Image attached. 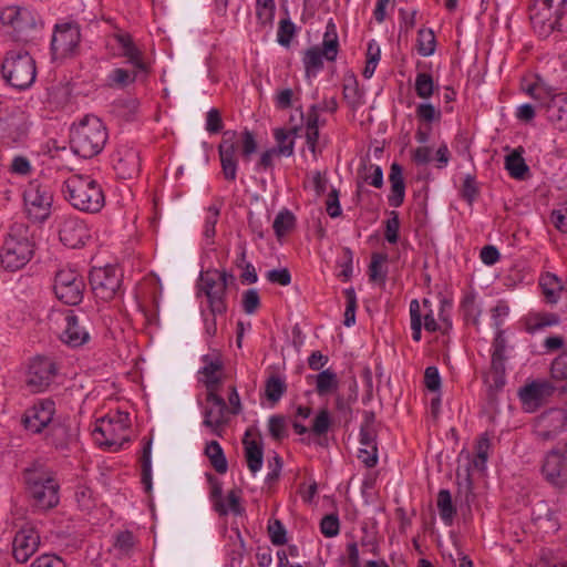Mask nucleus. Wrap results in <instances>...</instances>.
Returning a JSON list of instances; mask_svg holds the SVG:
<instances>
[{
	"mask_svg": "<svg viewBox=\"0 0 567 567\" xmlns=\"http://www.w3.org/2000/svg\"><path fill=\"white\" fill-rule=\"evenodd\" d=\"M58 374L56 363L48 357L33 358L24 373V385L31 393H42L53 384Z\"/></svg>",
	"mask_w": 567,
	"mask_h": 567,
	"instance_id": "nucleus-11",
	"label": "nucleus"
},
{
	"mask_svg": "<svg viewBox=\"0 0 567 567\" xmlns=\"http://www.w3.org/2000/svg\"><path fill=\"white\" fill-rule=\"evenodd\" d=\"M1 73L10 86L27 90L35 81V62L27 51H10L2 62Z\"/></svg>",
	"mask_w": 567,
	"mask_h": 567,
	"instance_id": "nucleus-7",
	"label": "nucleus"
},
{
	"mask_svg": "<svg viewBox=\"0 0 567 567\" xmlns=\"http://www.w3.org/2000/svg\"><path fill=\"white\" fill-rule=\"evenodd\" d=\"M320 532L326 537H334L340 532V522L337 515H326L320 522Z\"/></svg>",
	"mask_w": 567,
	"mask_h": 567,
	"instance_id": "nucleus-60",
	"label": "nucleus"
},
{
	"mask_svg": "<svg viewBox=\"0 0 567 567\" xmlns=\"http://www.w3.org/2000/svg\"><path fill=\"white\" fill-rule=\"evenodd\" d=\"M53 290L60 301L76 306L84 296V277L74 268H62L55 274Z\"/></svg>",
	"mask_w": 567,
	"mask_h": 567,
	"instance_id": "nucleus-10",
	"label": "nucleus"
},
{
	"mask_svg": "<svg viewBox=\"0 0 567 567\" xmlns=\"http://www.w3.org/2000/svg\"><path fill=\"white\" fill-rule=\"evenodd\" d=\"M437 508L441 519L445 525L450 526L453 523L456 514V508L452 502V495L447 489H441L437 494Z\"/></svg>",
	"mask_w": 567,
	"mask_h": 567,
	"instance_id": "nucleus-39",
	"label": "nucleus"
},
{
	"mask_svg": "<svg viewBox=\"0 0 567 567\" xmlns=\"http://www.w3.org/2000/svg\"><path fill=\"white\" fill-rule=\"evenodd\" d=\"M48 441L59 452L66 453L78 443V429L65 423L54 424L50 430Z\"/></svg>",
	"mask_w": 567,
	"mask_h": 567,
	"instance_id": "nucleus-29",
	"label": "nucleus"
},
{
	"mask_svg": "<svg viewBox=\"0 0 567 567\" xmlns=\"http://www.w3.org/2000/svg\"><path fill=\"white\" fill-rule=\"evenodd\" d=\"M554 30L567 34V8L555 11V17L542 30H538L540 35L547 37Z\"/></svg>",
	"mask_w": 567,
	"mask_h": 567,
	"instance_id": "nucleus-50",
	"label": "nucleus"
},
{
	"mask_svg": "<svg viewBox=\"0 0 567 567\" xmlns=\"http://www.w3.org/2000/svg\"><path fill=\"white\" fill-rule=\"evenodd\" d=\"M0 21L9 29L8 32L12 33L16 38H20L28 30L37 27L33 12L27 8L17 6L4 8L0 12Z\"/></svg>",
	"mask_w": 567,
	"mask_h": 567,
	"instance_id": "nucleus-19",
	"label": "nucleus"
},
{
	"mask_svg": "<svg viewBox=\"0 0 567 567\" xmlns=\"http://www.w3.org/2000/svg\"><path fill=\"white\" fill-rule=\"evenodd\" d=\"M25 210L34 221H43L50 215L53 196L50 187L38 181L28 184L23 193Z\"/></svg>",
	"mask_w": 567,
	"mask_h": 567,
	"instance_id": "nucleus-14",
	"label": "nucleus"
},
{
	"mask_svg": "<svg viewBox=\"0 0 567 567\" xmlns=\"http://www.w3.org/2000/svg\"><path fill=\"white\" fill-rule=\"evenodd\" d=\"M215 511L221 516H225L228 513L240 515L243 513V507L240 506L238 492L233 489L227 494L226 499L215 502Z\"/></svg>",
	"mask_w": 567,
	"mask_h": 567,
	"instance_id": "nucleus-42",
	"label": "nucleus"
},
{
	"mask_svg": "<svg viewBox=\"0 0 567 567\" xmlns=\"http://www.w3.org/2000/svg\"><path fill=\"white\" fill-rule=\"evenodd\" d=\"M25 233L27 229L23 226L11 228L0 254V264L4 269L17 271L24 267L32 258L33 244Z\"/></svg>",
	"mask_w": 567,
	"mask_h": 567,
	"instance_id": "nucleus-9",
	"label": "nucleus"
},
{
	"mask_svg": "<svg viewBox=\"0 0 567 567\" xmlns=\"http://www.w3.org/2000/svg\"><path fill=\"white\" fill-rule=\"evenodd\" d=\"M59 237L61 243L70 248H79L83 246L91 237L90 229L84 220L79 217L65 218L59 228Z\"/></svg>",
	"mask_w": 567,
	"mask_h": 567,
	"instance_id": "nucleus-22",
	"label": "nucleus"
},
{
	"mask_svg": "<svg viewBox=\"0 0 567 567\" xmlns=\"http://www.w3.org/2000/svg\"><path fill=\"white\" fill-rule=\"evenodd\" d=\"M275 0H256V17L262 27H269L275 19Z\"/></svg>",
	"mask_w": 567,
	"mask_h": 567,
	"instance_id": "nucleus-46",
	"label": "nucleus"
},
{
	"mask_svg": "<svg viewBox=\"0 0 567 567\" xmlns=\"http://www.w3.org/2000/svg\"><path fill=\"white\" fill-rule=\"evenodd\" d=\"M487 460L488 458L486 457L482 458L478 455H474L464 468L463 473L460 470L456 473L458 480V496L464 498L467 506H470L474 501L471 471L476 470L478 472H483L486 468Z\"/></svg>",
	"mask_w": 567,
	"mask_h": 567,
	"instance_id": "nucleus-26",
	"label": "nucleus"
},
{
	"mask_svg": "<svg viewBox=\"0 0 567 567\" xmlns=\"http://www.w3.org/2000/svg\"><path fill=\"white\" fill-rule=\"evenodd\" d=\"M550 374L555 380L567 381V351H564L551 362Z\"/></svg>",
	"mask_w": 567,
	"mask_h": 567,
	"instance_id": "nucleus-58",
	"label": "nucleus"
},
{
	"mask_svg": "<svg viewBox=\"0 0 567 567\" xmlns=\"http://www.w3.org/2000/svg\"><path fill=\"white\" fill-rule=\"evenodd\" d=\"M296 33L295 23L290 19H282L277 31V41L282 47H289Z\"/></svg>",
	"mask_w": 567,
	"mask_h": 567,
	"instance_id": "nucleus-53",
	"label": "nucleus"
},
{
	"mask_svg": "<svg viewBox=\"0 0 567 567\" xmlns=\"http://www.w3.org/2000/svg\"><path fill=\"white\" fill-rule=\"evenodd\" d=\"M344 296L347 299V306L344 311V326L351 327L355 323V310H357V296L353 288H348L344 290Z\"/></svg>",
	"mask_w": 567,
	"mask_h": 567,
	"instance_id": "nucleus-55",
	"label": "nucleus"
},
{
	"mask_svg": "<svg viewBox=\"0 0 567 567\" xmlns=\"http://www.w3.org/2000/svg\"><path fill=\"white\" fill-rule=\"evenodd\" d=\"M287 390L285 380L278 375H271L267 379L265 384V395L268 401L278 402Z\"/></svg>",
	"mask_w": 567,
	"mask_h": 567,
	"instance_id": "nucleus-47",
	"label": "nucleus"
},
{
	"mask_svg": "<svg viewBox=\"0 0 567 567\" xmlns=\"http://www.w3.org/2000/svg\"><path fill=\"white\" fill-rule=\"evenodd\" d=\"M538 285L546 303L556 305L564 290L561 280L555 274L546 272L540 275Z\"/></svg>",
	"mask_w": 567,
	"mask_h": 567,
	"instance_id": "nucleus-33",
	"label": "nucleus"
},
{
	"mask_svg": "<svg viewBox=\"0 0 567 567\" xmlns=\"http://www.w3.org/2000/svg\"><path fill=\"white\" fill-rule=\"evenodd\" d=\"M243 309L247 315H254L260 307V297L256 289H248L243 293Z\"/></svg>",
	"mask_w": 567,
	"mask_h": 567,
	"instance_id": "nucleus-61",
	"label": "nucleus"
},
{
	"mask_svg": "<svg viewBox=\"0 0 567 567\" xmlns=\"http://www.w3.org/2000/svg\"><path fill=\"white\" fill-rule=\"evenodd\" d=\"M540 473L550 485L567 486V443L551 449L544 455Z\"/></svg>",
	"mask_w": 567,
	"mask_h": 567,
	"instance_id": "nucleus-15",
	"label": "nucleus"
},
{
	"mask_svg": "<svg viewBox=\"0 0 567 567\" xmlns=\"http://www.w3.org/2000/svg\"><path fill=\"white\" fill-rule=\"evenodd\" d=\"M32 505L40 511L55 507L60 501V485L54 473L43 466H32L23 474Z\"/></svg>",
	"mask_w": 567,
	"mask_h": 567,
	"instance_id": "nucleus-4",
	"label": "nucleus"
},
{
	"mask_svg": "<svg viewBox=\"0 0 567 567\" xmlns=\"http://www.w3.org/2000/svg\"><path fill=\"white\" fill-rule=\"evenodd\" d=\"M219 218V208L210 206L207 209L205 223H204V235L206 238H213L216 234V224Z\"/></svg>",
	"mask_w": 567,
	"mask_h": 567,
	"instance_id": "nucleus-62",
	"label": "nucleus"
},
{
	"mask_svg": "<svg viewBox=\"0 0 567 567\" xmlns=\"http://www.w3.org/2000/svg\"><path fill=\"white\" fill-rule=\"evenodd\" d=\"M461 310L465 321L467 323H472L475 328H478L482 310L477 305L474 295H467L463 298L461 302Z\"/></svg>",
	"mask_w": 567,
	"mask_h": 567,
	"instance_id": "nucleus-44",
	"label": "nucleus"
},
{
	"mask_svg": "<svg viewBox=\"0 0 567 567\" xmlns=\"http://www.w3.org/2000/svg\"><path fill=\"white\" fill-rule=\"evenodd\" d=\"M415 115L422 122L432 123L439 121L442 114L440 109L435 107L433 104L421 103L416 106Z\"/></svg>",
	"mask_w": 567,
	"mask_h": 567,
	"instance_id": "nucleus-56",
	"label": "nucleus"
},
{
	"mask_svg": "<svg viewBox=\"0 0 567 567\" xmlns=\"http://www.w3.org/2000/svg\"><path fill=\"white\" fill-rule=\"evenodd\" d=\"M436 49V39L432 29L422 28L417 31L416 50L421 56H431Z\"/></svg>",
	"mask_w": 567,
	"mask_h": 567,
	"instance_id": "nucleus-40",
	"label": "nucleus"
},
{
	"mask_svg": "<svg viewBox=\"0 0 567 567\" xmlns=\"http://www.w3.org/2000/svg\"><path fill=\"white\" fill-rule=\"evenodd\" d=\"M339 52V39L334 22L330 19L326 25L321 47L307 49L302 55L305 75L307 79L316 78L323 69V60L336 61Z\"/></svg>",
	"mask_w": 567,
	"mask_h": 567,
	"instance_id": "nucleus-8",
	"label": "nucleus"
},
{
	"mask_svg": "<svg viewBox=\"0 0 567 567\" xmlns=\"http://www.w3.org/2000/svg\"><path fill=\"white\" fill-rule=\"evenodd\" d=\"M330 426H331L330 413L327 409H322L315 416L310 431L316 436H322V435L327 434Z\"/></svg>",
	"mask_w": 567,
	"mask_h": 567,
	"instance_id": "nucleus-52",
	"label": "nucleus"
},
{
	"mask_svg": "<svg viewBox=\"0 0 567 567\" xmlns=\"http://www.w3.org/2000/svg\"><path fill=\"white\" fill-rule=\"evenodd\" d=\"M109 140L107 128L95 115H85L70 128V145L83 158L99 155Z\"/></svg>",
	"mask_w": 567,
	"mask_h": 567,
	"instance_id": "nucleus-2",
	"label": "nucleus"
},
{
	"mask_svg": "<svg viewBox=\"0 0 567 567\" xmlns=\"http://www.w3.org/2000/svg\"><path fill=\"white\" fill-rule=\"evenodd\" d=\"M240 146V155L244 162H249L257 151V141L251 131L245 128L243 132L228 130L223 133L221 142L218 145L221 173L226 181L235 182L238 171L237 150Z\"/></svg>",
	"mask_w": 567,
	"mask_h": 567,
	"instance_id": "nucleus-1",
	"label": "nucleus"
},
{
	"mask_svg": "<svg viewBox=\"0 0 567 567\" xmlns=\"http://www.w3.org/2000/svg\"><path fill=\"white\" fill-rule=\"evenodd\" d=\"M247 466L251 474L259 472L264 464V446L261 439L252 429H247L243 439Z\"/></svg>",
	"mask_w": 567,
	"mask_h": 567,
	"instance_id": "nucleus-25",
	"label": "nucleus"
},
{
	"mask_svg": "<svg viewBox=\"0 0 567 567\" xmlns=\"http://www.w3.org/2000/svg\"><path fill=\"white\" fill-rule=\"evenodd\" d=\"M567 0H535L530 10V21L538 32L555 17L556 10H561Z\"/></svg>",
	"mask_w": 567,
	"mask_h": 567,
	"instance_id": "nucleus-28",
	"label": "nucleus"
},
{
	"mask_svg": "<svg viewBox=\"0 0 567 567\" xmlns=\"http://www.w3.org/2000/svg\"><path fill=\"white\" fill-rule=\"evenodd\" d=\"M114 161V169L118 177L130 179L138 176L141 172V155L140 151L134 146H120Z\"/></svg>",
	"mask_w": 567,
	"mask_h": 567,
	"instance_id": "nucleus-24",
	"label": "nucleus"
},
{
	"mask_svg": "<svg viewBox=\"0 0 567 567\" xmlns=\"http://www.w3.org/2000/svg\"><path fill=\"white\" fill-rule=\"evenodd\" d=\"M542 423L546 427L542 432L544 439H555L561 432L567 431V411L563 409H554L546 412L542 416Z\"/></svg>",
	"mask_w": 567,
	"mask_h": 567,
	"instance_id": "nucleus-31",
	"label": "nucleus"
},
{
	"mask_svg": "<svg viewBox=\"0 0 567 567\" xmlns=\"http://www.w3.org/2000/svg\"><path fill=\"white\" fill-rule=\"evenodd\" d=\"M524 91L557 130L567 131V93L556 92L540 81L528 84Z\"/></svg>",
	"mask_w": 567,
	"mask_h": 567,
	"instance_id": "nucleus-5",
	"label": "nucleus"
},
{
	"mask_svg": "<svg viewBox=\"0 0 567 567\" xmlns=\"http://www.w3.org/2000/svg\"><path fill=\"white\" fill-rule=\"evenodd\" d=\"M389 182L391 190L388 196V202L391 207H400L405 198V183L403 178V169L398 163H393L390 168Z\"/></svg>",
	"mask_w": 567,
	"mask_h": 567,
	"instance_id": "nucleus-32",
	"label": "nucleus"
},
{
	"mask_svg": "<svg viewBox=\"0 0 567 567\" xmlns=\"http://www.w3.org/2000/svg\"><path fill=\"white\" fill-rule=\"evenodd\" d=\"M123 274L116 266L93 268L90 272V285L94 296L103 301H110L120 292Z\"/></svg>",
	"mask_w": 567,
	"mask_h": 567,
	"instance_id": "nucleus-12",
	"label": "nucleus"
},
{
	"mask_svg": "<svg viewBox=\"0 0 567 567\" xmlns=\"http://www.w3.org/2000/svg\"><path fill=\"white\" fill-rule=\"evenodd\" d=\"M40 535L32 526H23L17 532L12 542V554L18 563H25L37 551Z\"/></svg>",
	"mask_w": 567,
	"mask_h": 567,
	"instance_id": "nucleus-23",
	"label": "nucleus"
},
{
	"mask_svg": "<svg viewBox=\"0 0 567 567\" xmlns=\"http://www.w3.org/2000/svg\"><path fill=\"white\" fill-rule=\"evenodd\" d=\"M400 219L395 210L390 213V217L385 221L384 238L390 244H396L399 240Z\"/></svg>",
	"mask_w": 567,
	"mask_h": 567,
	"instance_id": "nucleus-54",
	"label": "nucleus"
},
{
	"mask_svg": "<svg viewBox=\"0 0 567 567\" xmlns=\"http://www.w3.org/2000/svg\"><path fill=\"white\" fill-rule=\"evenodd\" d=\"M127 432L128 414L121 412L100 419L94 429V433L102 436L96 439L100 444L109 447L122 446L127 441Z\"/></svg>",
	"mask_w": 567,
	"mask_h": 567,
	"instance_id": "nucleus-13",
	"label": "nucleus"
},
{
	"mask_svg": "<svg viewBox=\"0 0 567 567\" xmlns=\"http://www.w3.org/2000/svg\"><path fill=\"white\" fill-rule=\"evenodd\" d=\"M435 83L431 73L419 72L415 76V94L423 100H429L435 91Z\"/></svg>",
	"mask_w": 567,
	"mask_h": 567,
	"instance_id": "nucleus-45",
	"label": "nucleus"
},
{
	"mask_svg": "<svg viewBox=\"0 0 567 567\" xmlns=\"http://www.w3.org/2000/svg\"><path fill=\"white\" fill-rule=\"evenodd\" d=\"M554 391L555 386L549 381L535 380L520 388L518 396L525 411L535 412L553 395Z\"/></svg>",
	"mask_w": 567,
	"mask_h": 567,
	"instance_id": "nucleus-20",
	"label": "nucleus"
},
{
	"mask_svg": "<svg viewBox=\"0 0 567 567\" xmlns=\"http://www.w3.org/2000/svg\"><path fill=\"white\" fill-rule=\"evenodd\" d=\"M208 405L204 410L203 425L210 430V433L221 437L224 427L228 423V408L225 400L218 393H206Z\"/></svg>",
	"mask_w": 567,
	"mask_h": 567,
	"instance_id": "nucleus-17",
	"label": "nucleus"
},
{
	"mask_svg": "<svg viewBox=\"0 0 567 567\" xmlns=\"http://www.w3.org/2000/svg\"><path fill=\"white\" fill-rule=\"evenodd\" d=\"M338 386L339 380L337 373L331 369H326L316 375V392L319 396L334 392Z\"/></svg>",
	"mask_w": 567,
	"mask_h": 567,
	"instance_id": "nucleus-36",
	"label": "nucleus"
},
{
	"mask_svg": "<svg viewBox=\"0 0 567 567\" xmlns=\"http://www.w3.org/2000/svg\"><path fill=\"white\" fill-rule=\"evenodd\" d=\"M118 47L122 49L121 55L127 59V62L138 71H147V64L144 61L143 52L136 47L130 33L120 32L114 35Z\"/></svg>",
	"mask_w": 567,
	"mask_h": 567,
	"instance_id": "nucleus-30",
	"label": "nucleus"
},
{
	"mask_svg": "<svg viewBox=\"0 0 567 567\" xmlns=\"http://www.w3.org/2000/svg\"><path fill=\"white\" fill-rule=\"evenodd\" d=\"M63 323L61 340L64 343L76 348L89 341L90 334L87 330L80 323L79 318L72 311H68L63 316Z\"/></svg>",
	"mask_w": 567,
	"mask_h": 567,
	"instance_id": "nucleus-27",
	"label": "nucleus"
},
{
	"mask_svg": "<svg viewBox=\"0 0 567 567\" xmlns=\"http://www.w3.org/2000/svg\"><path fill=\"white\" fill-rule=\"evenodd\" d=\"M295 226L296 217L288 209L279 212L272 224L275 235L277 236L278 239L285 237L289 231H291L295 228Z\"/></svg>",
	"mask_w": 567,
	"mask_h": 567,
	"instance_id": "nucleus-43",
	"label": "nucleus"
},
{
	"mask_svg": "<svg viewBox=\"0 0 567 567\" xmlns=\"http://www.w3.org/2000/svg\"><path fill=\"white\" fill-rule=\"evenodd\" d=\"M54 413V401L41 399L25 410L22 423L28 431L35 434L41 433L52 422Z\"/></svg>",
	"mask_w": 567,
	"mask_h": 567,
	"instance_id": "nucleus-18",
	"label": "nucleus"
},
{
	"mask_svg": "<svg viewBox=\"0 0 567 567\" xmlns=\"http://www.w3.org/2000/svg\"><path fill=\"white\" fill-rule=\"evenodd\" d=\"M337 266L340 269L338 277L343 281L350 280L353 272V251L349 247L342 249V254L337 260Z\"/></svg>",
	"mask_w": 567,
	"mask_h": 567,
	"instance_id": "nucleus-51",
	"label": "nucleus"
},
{
	"mask_svg": "<svg viewBox=\"0 0 567 567\" xmlns=\"http://www.w3.org/2000/svg\"><path fill=\"white\" fill-rule=\"evenodd\" d=\"M388 261V255L384 252H373L369 265V279L373 282L385 284L388 270L384 265Z\"/></svg>",
	"mask_w": 567,
	"mask_h": 567,
	"instance_id": "nucleus-37",
	"label": "nucleus"
},
{
	"mask_svg": "<svg viewBox=\"0 0 567 567\" xmlns=\"http://www.w3.org/2000/svg\"><path fill=\"white\" fill-rule=\"evenodd\" d=\"M205 454L209 458L212 466L217 473L224 474L227 472V460L220 444L217 441H210L206 444Z\"/></svg>",
	"mask_w": 567,
	"mask_h": 567,
	"instance_id": "nucleus-38",
	"label": "nucleus"
},
{
	"mask_svg": "<svg viewBox=\"0 0 567 567\" xmlns=\"http://www.w3.org/2000/svg\"><path fill=\"white\" fill-rule=\"evenodd\" d=\"M142 72L146 73L147 71H138L136 69L130 71L123 68H115L106 75L105 84L111 89L122 90L133 84Z\"/></svg>",
	"mask_w": 567,
	"mask_h": 567,
	"instance_id": "nucleus-34",
	"label": "nucleus"
},
{
	"mask_svg": "<svg viewBox=\"0 0 567 567\" xmlns=\"http://www.w3.org/2000/svg\"><path fill=\"white\" fill-rule=\"evenodd\" d=\"M81 41L80 25L75 22L55 24L51 51L54 59H63L73 54Z\"/></svg>",
	"mask_w": 567,
	"mask_h": 567,
	"instance_id": "nucleus-16",
	"label": "nucleus"
},
{
	"mask_svg": "<svg viewBox=\"0 0 567 567\" xmlns=\"http://www.w3.org/2000/svg\"><path fill=\"white\" fill-rule=\"evenodd\" d=\"M410 320H411V330H412V339L415 342L421 341L422 338V313L421 306L417 299H413L410 301Z\"/></svg>",
	"mask_w": 567,
	"mask_h": 567,
	"instance_id": "nucleus-49",
	"label": "nucleus"
},
{
	"mask_svg": "<svg viewBox=\"0 0 567 567\" xmlns=\"http://www.w3.org/2000/svg\"><path fill=\"white\" fill-rule=\"evenodd\" d=\"M274 137L277 143L276 147H272L281 156L289 157L293 154V138L290 133L284 128H277L274 132Z\"/></svg>",
	"mask_w": 567,
	"mask_h": 567,
	"instance_id": "nucleus-48",
	"label": "nucleus"
},
{
	"mask_svg": "<svg viewBox=\"0 0 567 567\" xmlns=\"http://www.w3.org/2000/svg\"><path fill=\"white\" fill-rule=\"evenodd\" d=\"M268 533L274 545L281 546L287 543L286 528L280 520L275 519L269 522Z\"/></svg>",
	"mask_w": 567,
	"mask_h": 567,
	"instance_id": "nucleus-59",
	"label": "nucleus"
},
{
	"mask_svg": "<svg viewBox=\"0 0 567 567\" xmlns=\"http://www.w3.org/2000/svg\"><path fill=\"white\" fill-rule=\"evenodd\" d=\"M142 483L148 492L152 488V440L144 439L141 456Z\"/></svg>",
	"mask_w": 567,
	"mask_h": 567,
	"instance_id": "nucleus-41",
	"label": "nucleus"
},
{
	"mask_svg": "<svg viewBox=\"0 0 567 567\" xmlns=\"http://www.w3.org/2000/svg\"><path fill=\"white\" fill-rule=\"evenodd\" d=\"M234 276L227 271L208 269L200 272L198 279V293H203L214 317L223 316L227 311V287Z\"/></svg>",
	"mask_w": 567,
	"mask_h": 567,
	"instance_id": "nucleus-6",
	"label": "nucleus"
},
{
	"mask_svg": "<svg viewBox=\"0 0 567 567\" xmlns=\"http://www.w3.org/2000/svg\"><path fill=\"white\" fill-rule=\"evenodd\" d=\"M62 192L68 202L85 213H99L105 205L101 185L89 175H72L64 183Z\"/></svg>",
	"mask_w": 567,
	"mask_h": 567,
	"instance_id": "nucleus-3",
	"label": "nucleus"
},
{
	"mask_svg": "<svg viewBox=\"0 0 567 567\" xmlns=\"http://www.w3.org/2000/svg\"><path fill=\"white\" fill-rule=\"evenodd\" d=\"M343 96L353 105L361 103V94L355 78L347 80L343 84Z\"/></svg>",
	"mask_w": 567,
	"mask_h": 567,
	"instance_id": "nucleus-63",
	"label": "nucleus"
},
{
	"mask_svg": "<svg viewBox=\"0 0 567 567\" xmlns=\"http://www.w3.org/2000/svg\"><path fill=\"white\" fill-rule=\"evenodd\" d=\"M203 367L198 370V382L203 383L207 393H218L224 380V362L219 353L204 354Z\"/></svg>",
	"mask_w": 567,
	"mask_h": 567,
	"instance_id": "nucleus-21",
	"label": "nucleus"
},
{
	"mask_svg": "<svg viewBox=\"0 0 567 567\" xmlns=\"http://www.w3.org/2000/svg\"><path fill=\"white\" fill-rule=\"evenodd\" d=\"M508 313L509 308L507 303L505 301H498L497 305L491 309L492 326L496 330H502L501 327Z\"/></svg>",
	"mask_w": 567,
	"mask_h": 567,
	"instance_id": "nucleus-64",
	"label": "nucleus"
},
{
	"mask_svg": "<svg viewBox=\"0 0 567 567\" xmlns=\"http://www.w3.org/2000/svg\"><path fill=\"white\" fill-rule=\"evenodd\" d=\"M523 147H517L505 156V168L515 179H524L529 171V167L523 157Z\"/></svg>",
	"mask_w": 567,
	"mask_h": 567,
	"instance_id": "nucleus-35",
	"label": "nucleus"
},
{
	"mask_svg": "<svg viewBox=\"0 0 567 567\" xmlns=\"http://www.w3.org/2000/svg\"><path fill=\"white\" fill-rule=\"evenodd\" d=\"M478 187L476 184L475 176L467 174L464 177L461 195L470 205H472L478 196Z\"/></svg>",
	"mask_w": 567,
	"mask_h": 567,
	"instance_id": "nucleus-57",
	"label": "nucleus"
}]
</instances>
